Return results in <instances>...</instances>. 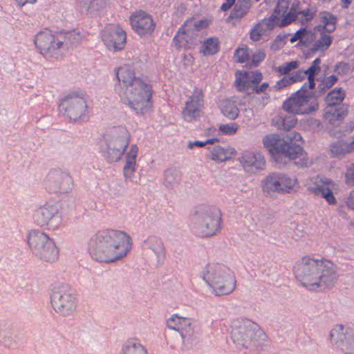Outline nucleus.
<instances>
[{
  "mask_svg": "<svg viewBox=\"0 0 354 354\" xmlns=\"http://www.w3.org/2000/svg\"><path fill=\"white\" fill-rule=\"evenodd\" d=\"M118 85L122 89L120 95L122 102L138 114L148 112L153 104V88L144 77L136 76L133 67L123 64L114 69Z\"/></svg>",
  "mask_w": 354,
  "mask_h": 354,
  "instance_id": "f257e3e1",
  "label": "nucleus"
},
{
  "mask_svg": "<svg viewBox=\"0 0 354 354\" xmlns=\"http://www.w3.org/2000/svg\"><path fill=\"white\" fill-rule=\"evenodd\" d=\"M132 239L124 231L104 229L97 231L88 243L91 257L100 263H110L124 259L131 251Z\"/></svg>",
  "mask_w": 354,
  "mask_h": 354,
  "instance_id": "f03ea898",
  "label": "nucleus"
},
{
  "mask_svg": "<svg viewBox=\"0 0 354 354\" xmlns=\"http://www.w3.org/2000/svg\"><path fill=\"white\" fill-rule=\"evenodd\" d=\"M293 270L297 280L310 290L330 288L337 279V266L324 258L304 256L295 263Z\"/></svg>",
  "mask_w": 354,
  "mask_h": 354,
  "instance_id": "7ed1b4c3",
  "label": "nucleus"
},
{
  "mask_svg": "<svg viewBox=\"0 0 354 354\" xmlns=\"http://www.w3.org/2000/svg\"><path fill=\"white\" fill-rule=\"evenodd\" d=\"M263 143L272 155L283 156L301 167L311 165V160L301 146L303 139L299 133L290 132L281 137L275 133L267 135Z\"/></svg>",
  "mask_w": 354,
  "mask_h": 354,
  "instance_id": "20e7f679",
  "label": "nucleus"
},
{
  "mask_svg": "<svg viewBox=\"0 0 354 354\" xmlns=\"http://www.w3.org/2000/svg\"><path fill=\"white\" fill-rule=\"evenodd\" d=\"M288 8V2L287 0H279L277 8L272 16L270 21L273 22V25H278L279 27L286 26L295 20H298L302 24L310 21L317 13L315 6L308 5L306 8H304L302 3L299 1H295L290 10L287 12Z\"/></svg>",
  "mask_w": 354,
  "mask_h": 354,
  "instance_id": "39448f33",
  "label": "nucleus"
},
{
  "mask_svg": "<svg viewBox=\"0 0 354 354\" xmlns=\"http://www.w3.org/2000/svg\"><path fill=\"white\" fill-rule=\"evenodd\" d=\"M203 279L218 296L232 293L236 286V277L231 270L219 263H209L203 274Z\"/></svg>",
  "mask_w": 354,
  "mask_h": 354,
  "instance_id": "423d86ee",
  "label": "nucleus"
},
{
  "mask_svg": "<svg viewBox=\"0 0 354 354\" xmlns=\"http://www.w3.org/2000/svg\"><path fill=\"white\" fill-rule=\"evenodd\" d=\"M313 91H307V84L285 100L283 109L293 115H306L316 111L319 108L317 100L313 97Z\"/></svg>",
  "mask_w": 354,
  "mask_h": 354,
  "instance_id": "0eeeda50",
  "label": "nucleus"
},
{
  "mask_svg": "<svg viewBox=\"0 0 354 354\" xmlns=\"http://www.w3.org/2000/svg\"><path fill=\"white\" fill-rule=\"evenodd\" d=\"M200 225L196 233L202 237L212 236L221 229L222 214L214 206H202L196 212Z\"/></svg>",
  "mask_w": 354,
  "mask_h": 354,
  "instance_id": "6e6552de",
  "label": "nucleus"
},
{
  "mask_svg": "<svg viewBox=\"0 0 354 354\" xmlns=\"http://www.w3.org/2000/svg\"><path fill=\"white\" fill-rule=\"evenodd\" d=\"M264 193L270 194L273 192L291 194L298 191L299 182L294 176L284 173H273L265 178L261 184Z\"/></svg>",
  "mask_w": 354,
  "mask_h": 354,
  "instance_id": "1a4fd4ad",
  "label": "nucleus"
},
{
  "mask_svg": "<svg viewBox=\"0 0 354 354\" xmlns=\"http://www.w3.org/2000/svg\"><path fill=\"white\" fill-rule=\"evenodd\" d=\"M59 106L70 120H80L85 116L87 109L86 95L82 91L71 92L62 99Z\"/></svg>",
  "mask_w": 354,
  "mask_h": 354,
  "instance_id": "9d476101",
  "label": "nucleus"
},
{
  "mask_svg": "<svg viewBox=\"0 0 354 354\" xmlns=\"http://www.w3.org/2000/svg\"><path fill=\"white\" fill-rule=\"evenodd\" d=\"M50 299L53 308L60 315H69L76 310V298L66 286L55 288L52 292Z\"/></svg>",
  "mask_w": 354,
  "mask_h": 354,
  "instance_id": "9b49d317",
  "label": "nucleus"
},
{
  "mask_svg": "<svg viewBox=\"0 0 354 354\" xmlns=\"http://www.w3.org/2000/svg\"><path fill=\"white\" fill-rule=\"evenodd\" d=\"M44 185L48 192L65 194L72 190L73 180L68 173L59 169H54L46 175Z\"/></svg>",
  "mask_w": 354,
  "mask_h": 354,
  "instance_id": "f8f14e48",
  "label": "nucleus"
},
{
  "mask_svg": "<svg viewBox=\"0 0 354 354\" xmlns=\"http://www.w3.org/2000/svg\"><path fill=\"white\" fill-rule=\"evenodd\" d=\"M256 326L249 319L234 320L231 324L232 340L237 348L247 347L254 335Z\"/></svg>",
  "mask_w": 354,
  "mask_h": 354,
  "instance_id": "ddd939ff",
  "label": "nucleus"
},
{
  "mask_svg": "<svg viewBox=\"0 0 354 354\" xmlns=\"http://www.w3.org/2000/svg\"><path fill=\"white\" fill-rule=\"evenodd\" d=\"M36 223L41 227L57 229L62 223L61 206L58 203H45L35 215Z\"/></svg>",
  "mask_w": 354,
  "mask_h": 354,
  "instance_id": "4468645a",
  "label": "nucleus"
},
{
  "mask_svg": "<svg viewBox=\"0 0 354 354\" xmlns=\"http://www.w3.org/2000/svg\"><path fill=\"white\" fill-rule=\"evenodd\" d=\"M62 39L59 33L50 30H43L37 33L34 43L43 55L52 57L62 48Z\"/></svg>",
  "mask_w": 354,
  "mask_h": 354,
  "instance_id": "2eb2a0df",
  "label": "nucleus"
},
{
  "mask_svg": "<svg viewBox=\"0 0 354 354\" xmlns=\"http://www.w3.org/2000/svg\"><path fill=\"white\" fill-rule=\"evenodd\" d=\"M102 40L109 50L120 51L126 46L127 34L120 26L111 24L102 30Z\"/></svg>",
  "mask_w": 354,
  "mask_h": 354,
  "instance_id": "dca6fc26",
  "label": "nucleus"
},
{
  "mask_svg": "<svg viewBox=\"0 0 354 354\" xmlns=\"http://www.w3.org/2000/svg\"><path fill=\"white\" fill-rule=\"evenodd\" d=\"M263 80V75L259 71H237L235 73L234 85L236 88L246 94H252L253 88Z\"/></svg>",
  "mask_w": 354,
  "mask_h": 354,
  "instance_id": "f3484780",
  "label": "nucleus"
},
{
  "mask_svg": "<svg viewBox=\"0 0 354 354\" xmlns=\"http://www.w3.org/2000/svg\"><path fill=\"white\" fill-rule=\"evenodd\" d=\"M204 106V94L201 88H195L182 111L183 118L191 122L200 117Z\"/></svg>",
  "mask_w": 354,
  "mask_h": 354,
  "instance_id": "a211bd4d",
  "label": "nucleus"
},
{
  "mask_svg": "<svg viewBox=\"0 0 354 354\" xmlns=\"http://www.w3.org/2000/svg\"><path fill=\"white\" fill-rule=\"evenodd\" d=\"M122 138H113L107 145L106 158L109 162H117L129 146L130 134L125 127H120Z\"/></svg>",
  "mask_w": 354,
  "mask_h": 354,
  "instance_id": "6ab92c4d",
  "label": "nucleus"
},
{
  "mask_svg": "<svg viewBox=\"0 0 354 354\" xmlns=\"http://www.w3.org/2000/svg\"><path fill=\"white\" fill-rule=\"evenodd\" d=\"M129 20L132 29L140 36L151 34L155 28L152 17L142 10L133 12Z\"/></svg>",
  "mask_w": 354,
  "mask_h": 354,
  "instance_id": "aec40b11",
  "label": "nucleus"
},
{
  "mask_svg": "<svg viewBox=\"0 0 354 354\" xmlns=\"http://www.w3.org/2000/svg\"><path fill=\"white\" fill-rule=\"evenodd\" d=\"M335 183L326 177L317 176L315 180V185L308 188V190L316 196L324 198L329 205H335L337 200L333 195V189H335Z\"/></svg>",
  "mask_w": 354,
  "mask_h": 354,
  "instance_id": "412c9836",
  "label": "nucleus"
},
{
  "mask_svg": "<svg viewBox=\"0 0 354 354\" xmlns=\"http://www.w3.org/2000/svg\"><path fill=\"white\" fill-rule=\"evenodd\" d=\"M331 342L342 350H348L354 345V334L351 328L346 329L342 324L335 326L330 333Z\"/></svg>",
  "mask_w": 354,
  "mask_h": 354,
  "instance_id": "4be33fe9",
  "label": "nucleus"
},
{
  "mask_svg": "<svg viewBox=\"0 0 354 354\" xmlns=\"http://www.w3.org/2000/svg\"><path fill=\"white\" fill-rule=\"evenodd\" d=\"M240 162L246 170L263 169L266 161L261 153L246 150L242 153Z\"/></svg>",
  "mask_w": 354,
  "mask_h": 354,
  "instance_id": "5701e85b",
  "label": "nucleus"
},
{
  "mask_svg": "<svg viewBox=\"0 0 354 354\" xmlns=\"http://www.w3.org/2000/svg\"><path fill=\"white\" fill-rule=\"evenodd\" d=\"M82 11L89 15H96L104 11L110 5V0H77Z\"/></svg>",
  "mask_w": 354,
  "mask_h": 354,
  "instance_id": "b1692460",
  "label": "nucleus"
},
{
  "mask_svg": "<svg viewBox=\"0 0 354 354\" xmlns=\"http://www.w3.org/2000/svg\"><path fill=\"white\" fill-rule=\"evenodd\" d=\"M196 37L182 26L173 39V41L178 49H189L195 45Z\"/></svg>",
  "mask_w": 354,
  "mask_h": 354,
  "instance_id": "393cba45",
  "label": "nucleus"
},
{
  "mask_svg": "<svg viewBox=\"0 0 354 354\" xmlns=\"http://www.w3.org/2000/svg\"><path fill=\"white\" fill-rule=\"evenodd\" d=\"M319 15V22L315 29L319 32H327L328 34L334 32L337 27V17L328 11H322Z\"/></svg>",
  "mask_w": 354,
  "mask_h": 354,
  "instance_id": "a878e982",
  "label": "nucleus"
},
{
  "mask_svg": "<svg viewBox=\"0 0 354 354\" xmlns=\"http://www.w3.org/2000/svg\"><path fill=\"white\" fill-rule=\"evenodd\" d=\"M51 241L52 239L47 234L37 230L30 232L28 238L29 246L36 256L45 247V245Z\"/></svg>",
  "mask_w": 354,
  "mask_h": 354,
  "instance_id": "bb28decb",
  "label": "nucleus"
},
{
  "mask_svg": "<svg viewBox=\"0 0 354 354\" xmlns=\"http://www.w3.org/2000/svg\"><path fill=\"white\" fill-rule=\"evenodd\" d=\"M138 153V147L136 145H132L125 157V165L123 169L124 176L126 179H131L136 171V158Z\"/></svg>",
  "mask_w": 354,
  "mask_h": 354,
  "instance_id": "cd10ccee",
  "label": "nucleus"
},
{
  "mask_svg": "<svg viewBox=\"0 0 354 354\" xmlns=\"http://www.w3.org/2000/svg\"><path fill=\"white\" fill-rule=\"evenodd\" d=\"M219 108L223 115L229 120H234L239 115V109L236 102L231 99L221 100Z\"/></svg>",
  "mask_w": 354,
  "mask_h": 354,
  "instance_id": "c85d7f7f",
  "label": "nucleus"
},
{
  "mask_svg": "<svg viewBox=\"0 0 354 354\" xmlns=\"http://www.w3.org/2000/svg\"><path fill=\"white\" fill-rule=\"evenodd\" d=\"M167 326L175 330L181 332H187L191 328V321L189 319L183 317H179L177 315H172L167 322Z\"/></svg>",
  "mask_w": 354,
  "mask_h": 354,
  "instance_id": "c756f323",
  "label": "nucleus"
},
{
  "mask_svg": "<svg viewBox=\"0 0 354 354\" xmlns=\"http://www.w3.org/2000/svg\"><path fill=\"white\" fill-rule=\"evenodd\" d=\"M236 153L235 149L230 147L223 148L221 146H216L211 150L212 159L220 162L230 159Z\"/></svg>",
  "mask_w": 354,
  "mask_h": 354,
  "instance_id": "7c9ffc66",
  "label": "nucleus"
},
{
  "mask_svg": "<svg viewBox=\"0 0 354 354\" xmlns=\"http://www.w3.org/2000/svg\"><path fill=\"white\" fill-rule=\"evenodd\" d=\"M272 122L278 129L289 130L296 125L297 118L293 114L285 115L283 113H279L273 118Z\"/></svg>",
  "mask_w": 354,
  "mask_h": 354,
  "instance_id": "2f4dec72",
  "label": "nucleus"
},
{
  "mask_svg": "<svg viewBox=\"0 0 354 354\" xmlns=\"http://www.w3.org/2000/svg\"><path fill=\"white\" fill-rule=\"evenodd\" d=\"M210 23V20L206 18L202 19H196L195 18H189L186 20L183 26L187 28V30L192 32L196 37L197 32L206 28Z\"/></svg>",
  "mask_w": 354,
  "mask_h": 354,
  "instance_id": "473e14b6",
  "label": "nucleus"
},
{
  "mask_svg": "<svg viewBox=\"0 0 354 354\" xmlns=\"http://www.w3.org/2000/svg\"><path fill=\"white\" fill-rule=\"evenodd\" d=\"M37 256L48 262L56 261L58 258V250L54 241L52 240L45 245Z\"/></svg>",
  "mask_w": 354,
  "mask_h": 354,
  "instance_id": "72a5a7b5",
  "label": "nucleus"
},
{
  "mask_svg": "<svg viewBox=\"0 0 354 354\" xmlns=\"http://www.w3.org/2000/svg\"><path fill=\"white\" fill-rule=\"evenodd\" d=\"M122 354H147V351L139 340L130 339L123 345Z\"/></svg>",
  "mask_w": 354,
  "mask_h": 354,
  "instance_id": "f704fd0d",
  "label": "nucleus"
},
{
  "mask_svg": "<svg viewBox=\"0 0 354 354\" xmlns=\"http://www.w3.org/2000/svg\"><path fill=\"white\" fill-rule=\"evenodd\" d=\"M321 59L316 58L312 63L311 66L305 70L306 75L308 76L307 88L313 90L315 86V76L317 73L320 72Z\"/></svg>",
  "mask_w": 354,
  "mask_h": 354,
  "instance_id": "c9c22d12",
  "label": "nucleus"
},
{
  "mask_svg": "<svg viewBox=\"0 0 354 354\" xmlns=\"http://www.w3.org/2000/svg\"><path fill=\"white\" fill-rule=\"evenodd\" d=\"M346 115V113L344 111L335 106H328L325 111L324 118L330 124H335L342 121Z\"/></svg>",
  "mask_w": 354,
  "mask_h": 354,
  "instance_id": "e433bc0d",
  "label": "nucleus"
},
{
  "mask_svg": "<svg viewBox=\"0 0 354 354\" xmlns=\"http://www.w3.org/2000/svg\"><path fill=\"white\" fill-rule=\"evenodd\" d=\"M220 42L217 37H211L204 41L201 48V53L204 55H211L216 53L219 50Z\"/></svg>",
  "mask_w": 354,
  "mask_h": 354,
  "instance_id": "4c0bfd02",
  "label": "nucleus"
},
{
  "mask_svg": "<svg viewBox=\"0 0 354 354\" xmlns=\"http://www.w3.org/2000/svg\"><path fill=\"white\" fill-rule=\"evenodd\" d=\"M270 18L269 20L265 23L264 21L261 23L257 24L251 30L250 33V39L254 41H257L260 40L261 36L264 34L266 31V27L267 29H272L274 26H277L273 25V22L270 21Z\"/></svg>",
  "mask_w": 354,
  "mask_h": 354,
  "instance_id": "58836bf2",
  "label": "nucleus"
},
{
  "mask_svg": "<svg viewBox=\"0 0 354 354\" xmlns=\"http://www.w3.org/2000/svg\"><path fill=\"white\" fill-rule=\"evenodd\" d=\"M59 37L62 39V48L73 46L78 44L81 41V35L75 31H70L66 32H58Z\"/></svg>",
  "mask_w": 354,
  "mask_h": 354,
  "instance_id": "ea45409f",
  "label": "nucleus"
},
{
  "mask_svg": "<svg viewBox=\"0 0 354 354\" xmlns=\"http://www.w3.org/2000/svg\"><path fill=\"white\" fill-rule=\"evenodd\" d=\"M345 97V93L342 88H335L328 93L326 101L328 106H335L342 102Z\"/></svg>",
  "mask_w": 354,
  "mask_h": 354,
  "instance_id": "a19ab883",
  "label": "nucleus"
},
{
  "mask_svg": "<svg viewBox=\"0 0 354 354\" xmlns=\"http://www.w3.org/2000/svg\"><path fill=\"white\" fill-rule=\"evenodd\" d=\"M320 38L314 44L313 49L316 51H325L331 45L333 37L327 32H320Z\"/></svg>",
  "mask_w": 354,
  "mask_h": 354,
  "instance_id": "79ce46f5",
  "label": "nucleus"
},
{
  "mask_svg": "<svg viewBox=\"0 0 354 354\" xmlns=\"http://www.w3.org/2000/svg\"><path fill=\"white\" fill-rule=\"evenodd\" d=\"M299 67V62L297 61H291L285 63L281 66H275L273 71L279 76L288 74L293 70Z\"/></svg>",
  "mask_w": 354,
  "mask_h": 354,
  "instance_id": "37998d69",
  "label": "nucleus"
},
{
  "mask_svg": "<svg viewBox=\"0 0 354 354\" xmlns=\"http://www.w3.org/2000/svg\"><path fill=\"white\" fill-rule=\"evenodd\" d=\"M347 142L342 140H338L337 142L333 143L330 146V153L333 156H337L340 155H344L348 153L347 151Z\"/></svg>",
  "mask_w": 354,
  "mask_h": 354,
  "instance_id": "c03bdc74",
  "label": "nucleus"
},
{
  "mask_svg": "<svg viewBox=\"0 0 354 354\" xmlns=\"http://www.w3.org/2000/svg\"><path fill=\"white\" fill-rule=\"evenodd\" d=\"M239 124L236 122H232L230 124H221L218 127V131L223 135L225 136H232L234 135L238 129Z\"/></svg>",
  "mask_w": 354,
  "mask_h": 354,
  "instance_id": "a18cd8bd",
  "label": "nucleus"
},
{
  "mask_svg": "<svg viewBox=\"0 0 354 354\" xmlns=\"http://www.w3.org/2000/svg\"><path fill=\"white\" fill-rule=\"evenodd\" d=\"M234 58L237 62L244 63L249 59V50L247 46L239 48L235 53Z\"/></svg>",
  "mask_w": 354,
  "mask_h": 354,
  "instance_id": "49530a36",
  "label": "nucleus"
},
{
  "mask_svg": "<svg viewBox=\"0 0 354 354\" xmlns=\"http://www.w3.org/2000/svg\"><path fill=\"white\" fill-rule=\"evenodd\" d=\"M250 8V5L248 3L243 5L237 4L233 10V16L234 17H243L248 12Z\"/></svg>",
  "mask_w": 354,
  "mask_h": 354,
  "instance_id": "de8ad7c7",
  "label": "nucleus"
},
{
  "mask_svg": "<svg viewBox=\"0 0 354 354\" xmlns=\"http://www.w3.org/2000/svg\"><path fill=\"white\" fill-rule=\"evenodd\" d=\"M150 247L156 252H160L162 250L163 245L160 239L157 237H151L147 240Z\"/></svg>",
  "mask_w": 354,
  "mask_h": 354,
  "instance_id": "09e8293b",
  "label": "nucleus"
},
{
  "mask_svg": "<svg viewBox=\"0 0 354 354\" xmlns=\"http://www.w3.org/2000/svg\"><path fill=\"white\" fill-rule=\"evenodd\" d=\"M345 182L348 185H354V163L348 167L346 171Z\"/></svg>",
  "mask_w": 354,
  "mask_h": 354,
  "instance_id": "8fccbe9b",
  "label": "nucleus"
},
{
  "mask_svg": "<svg viewBox=\"0 0 354 354\" xmlns=\"http://www.w3.org/2000/svg\"><path fill=\"white\" fill-rule=\"evenodd\" d=\"M266 58V53L264 50H258L252 56V63L254 66H257Z\"/></svg>",
  "mask_w": 354,
  "mask_h": 354,
  "instance_id": "3c124183",
  "label": "nucleus"
},
{
  "mask_svg": "<svg viewBox=\"0 0 354 354\" xmlns=\"http://www.w3.org/2000/svg\"><path fill=\"white\" fill-rule=\"evenodd\" d=\"M292 83L302 81L306 77L305 71L297 70L289 75Z\"/></svg>",
  "mask_w": 354,
  "mask_h": 354,
  "instance_id": "603ef678",
  "label": "nucleus"
},
{
  "mask_svg": "<svg viewBox=\"0 0 354 354\" xmlns=\"http://www.w3.org/2000/svg\"><path fill=\"white\" fill-rule=\"evenodd\" d=\"M307 32H308L306 28H300L290 39V42L294 43L298 40L301 41L305 37Z\"/></svg>",
  "mask_w": 354,
  "mask_h": 354,
  "instance_id": "864d4df0",
  "label": "nucleus"
},
{
  "mask_svg": "<svg viewBox=\"0 0 354 354\" xmlns=\"http://www.w3.org/2000/svg\"><path fill=\"white\" fill-rule=\"evenodd\" d=\"M292 84V82L291 81L290 76H285L277 82L275 87L277 88V89L280 90Z\"/></svg>",
  "mask_w": 354,
  "mask_h": 354,
  "instance_id": "5fc2aeb1",
  "label": "nucleus"
},
{
  "mask_svg": "<svg viewBox=\"0 0 354 354\" xmlns=\"http://www.w3.org/2000/svg\"><path fill=\"white\" fill-rule=\"evenodd\" d=\"M337 77L335 75H332L325 78L322 81V83L325 88H330L337 82Z\"/></svg>",
  "mask_w": 354,
  "mask_h": 354,
  "instance_id": "6e6d98bb",
  "label": "nucleus"
},
{
  "mask_svg": "<svg viewBox=\"0 0 354 354\" xmlns=\"http://www.w3.org/2000/svg\"><path fill=\"white\" fill-rule=\"evenodd\" d=\"M268 86L269 85L266 82L262 83L260 86H259V84H257L253 88L252 93H260L264 92L268 88Z\"/></svg>",
  "mask_w": 354,
  "mask_h": 354,
  "instance_id": "4d7b16f0",
  "label": "nucleus"
},
{
  "mask_svg": "<svg viewBox=\"0 0 354 354\" xmlns=\"http://www.w3.org/2000/svg\"><path fill=\"white\" fill-rule=\"evenodd\" d=\"M346 203L350 209L354 210V190L351 192L348 197L346 198Z\"/></svg>",
  "mask_w": 354,
  "mask_h": 354,
  "instance_id": "13d9d810",
  "label": "nucleus"
},
{
  "mask_svg": "<svg viewBox=\"0 0 354 354\" xmlns=\"http://www.w3.org/2000/svg\"><path fill=\"white\" fill-rule=\"evenodd\" d=\"M236 0H225V1L221 5V10L223 11H227L230 10L234 4Z\"/></svg>",
  "mask_w": 354,
  "mask_h": 354,
  "instance_id": "bf43d9fd",
  "label": "nucleus"
},
{
  "mask_svg": "<svg viewBox=\"0 0 354 354\" xmlns=\"http://www.w3.org/2000/svg\"><path fill=\"white\" fill-rule=\"evenodd\" d=\"M206 145V142L202 141H189L188 143V148L193 149L194 147H203Z\"/></svg>",
  "mask_w": 354,
  "mask_h": 354,
  "instance_id": "052dcab7",
  "label": "nucleus"
},
{
  "mask_svg": "<svg viewBox=\"0 0 354 354\" xmlns=\"http://www.w3.org/2000/svg\"><path fill=\"white\" fill-rule=\"evenodd\" d=\"M15 1L19 6L22 7L28 3H35L37 0H15Z\"/></svg>",
  "mask_w": 354,
  "mask_h": 354,
  "instance_id": "680f3d73",
  "label": "nucleus"
},
{
  "mask_svg": "<svg viewBox=\"0 0 354 354\" xmlns=\"http://www.w3.org/2000/svg\"><path fill=\"white\" fill-rule=\"evenodd\" d=\"M347 147L348 149L347 151L349 153L354 151V136L353 137L351 142L350 143H347Z\"/></svg>",
  "mask_w": 354,
  "mask_h": 354,
  "instance_id": "e2e57ef3",
  "label": "nucleus"
},
{
  "mask_svg": "<svg viewBox=\"0 0 354 354\" xmlns=\"http://www.w3.org/2000/svg\"><path fill=\"white\" fill-rule=\"evenodd\" d=\"M219 139L216 138H209L205 140L206 145L210 144L212 145L215 143L216 142H218Z\"/></svg>",
  "mask_w": 354,
  "mask_h": 354,
  "instance_id": "0e129e2a",
  "label": "nucleus"
},
{
  "mask_svg": "<svg viewBox=\"0 0 354 354\" xmlns=\"http://www.w3.org/2000/svg\"><path fill=\"white\" fill-rule=\"evenodd\" d=\"M343 3V8H347L348 6L351 3L352 0H342Z\"/></svg>",
  "mask_w": 354,
  "mask_h": 354,
  "instance_id": "69168bd1",
  "label": "nucleus"
},
{
  "mask_svg": "<svg viewBox=\"0 0 354 354\" xmlns=\"http://www.w3.org/2000/svg\"><path fill=\"white\" fill-rule=\"evenodd\" d=\"M263 98H266V100H268L270 98V96L266 94L265 97H263Z\"/></svg>",
  "mask_w": 354,
  "mask_h": 354,
  "instance_id": "338daca9",
  "label": "nucleus"
},
{
  "mask_svg": "<svg viewBox=\"0 0 354 354\" xmlns=\"http://www.w3.org/2000/svg\"><path fill=\"white\" fill-rule=\"evenodd\" d=\"M322 1H324V2H329V1H330L331 0H322Z\"/></svg>",
  "mask_w": 354,
  "mask_h": 354,
  "instance_id": "774afa93",
  "label": "nucleus"
}]
</instances>
